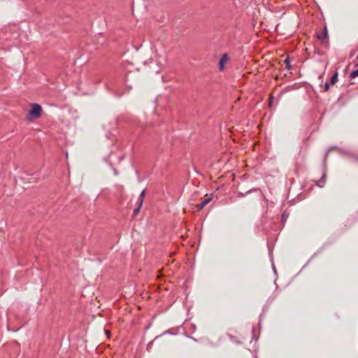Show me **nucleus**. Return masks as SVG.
I'll return each mask as SVG.
<instances>
[{
	"instance_id": "f257e3e1",
	"label": "nucleus",
	"mask_w": 358,
	"mask_h": 358,
	"mask_svg": "<svg viewBox=\"0 0 358 358\" xmlns=\"http://www.w3.org/2000/svg\"><path fill=\"white\" fill-rule=\"evenodd\" d=\"M31 110L27 115V119L29 121L39 118L42 114V108L39 104L31 103Z\"/></svg>"
},
{
	"instance_id": "f03ea898",
	"label": "nucleus",
	"mask_w": 358,
	"mask_h": 358,
	"mask_svg": "<svg viewBox=\"0 0 358 358\" xmlns=\"http://www.w3.org/2000/svg\"><path fill=\"white\" fill-rule=\"evenodd\" d=\"M229 60V57L227 54L222 55V57L220 58V60L219 62V69L221 71H222L224 69V64L227 62Z\"/></svg>"
},
{
	"instance_id": "7ed1b4c3",
	"label": "nucleus",
	"mask_w": 358,
	"mask_h": 358,
	"mask_svg": "<svg viewBox=\"0 0 358 358\" xmlns=\"http://www.w3.org/2000/svg\"><path fill=\"white\" fill-rule=\"evenodd\" d=\"M317 37L321 41H324L328 38V31L327 27H324L322 32L321 34H318Z\"/></svg>"
},
{
	"instance_id": "20e7f679",
	"label": "nucleus",
	"mask_w": 358,
	"mask_h": 358,
	"mask_svg": "<svg viewBox=\"0 0 358 358\" xmlns=\"http://www.w3.org/2000/svg\"><path fill=\"white\" fill-rule=\"evenodd\" d=\"M210 200H211L210 198H208V199H206L203 200L202 202H201L198 205V209L199 210H201L207 203H208L210 202Z\"/></svg>"
},
{
	"instance_id": "39448f33",
	"label": "nucleus",
	"mask_w": 358,
	"mask_h": 358,
	"mask_svg": "<svg viewBox=\"0 0 358 358\" xmlns=\"http://www.w3.org/2000/svg\"><path fill=\"white\" fill-rule=\"evenodd\" d=\"M145 196V190L144 189L141 192V193L139 195L138 203L143 204Z\"/></svg>"
},
{
	"instance_id": "423d86ee",
	"label": "nucleus",
	"mask_w": 358,
	"mask_h": 358,
	"mask_svg": "<svg viewBox=\"0 0 358 358\" xmlns=\"http://www.w3.org/2000/svg\"><path fill=\"white\" fill-rule=\"evenodd\" d=\"M338 80V73L336 72L331 78V84L334 85Z\"/></svg>"
},
{
	"instance_id": "0eeeda50",
	"label": "nucleus",
	"mask_w": 358,
	"mask_h": 358,
	"mask_svg": "<svg viewBox=\"0 0 358 358\" xmlns=\"http://www.w3.org/2000/svg\"><path fill=\"white\" fill-rule=\"evenodd\" d=\"M357 76H358V69L355 70V71H352L350 75V77L351 78H356Z\"/></svg>"
},
{
	"instance_id": "6e6552de",
	"label": "nucleus",
	"mask_w": 358,
	"mask_h": 358,
	"mask_svg": "<svg viewBox=\"0 0 358 358\" xmlns=\"http://www.w3.org/2000/svg\"><path fill=\"white\" fill-rule=\"evenodd\" d=\"M142 205L143 204L138 203V206L136 208H134V215H136L139 213Z\"/></svg>"
},
{
	"instance_id": "1a4fd4ad",
	"label": "nucleus",
	"mask_w": 358,
	"mask_h": 358,
	"mask_svg": "<svg viewBox=\"0 0 358 358\" xmlns=\"http://www.w3.org/2000/svg\"><path fill=\"white\" fill-rule=\"evenodd\" d=\"M323 87L324 92H327L329 90V84L328 83H325Z\"/></svg>"
},
{
	"instance_id": "9d476101",
	"label": "nucleus",
	"mask_w": 358,
	"mask_h": 358,
	"mask_svg": "<svg viewBox=\"0 0 358 358\" xmlns=\"http://www.w3.org/2000/svg\"><path fill=\"white\" fill-rule=\"evenodd\" d=\"M285 62L287 64V67L289 69V62L287 58L285 60Z\"/></svg>"
},
{
	"instance_id": "9b49d317",
	"label": "nucleus",
	"mask_w": 358,
	"mask_h": 358,
	"mask_svg": "<svg viewBox=\"0 0 358 358\" xmlns=\"http://www.w3.org/2000/svg\"><path fill=\"white\" fill-rule=\"evenodd\" d=\"M357 59H358V55H357Z\"/></svg>"
}]
</instances>
